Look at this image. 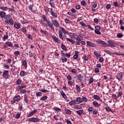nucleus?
I'll return each mask as SVG.
<instances>
[{
	"label": "nucleus",
	"instance_id": "obj_1",
	"mask_svg": "<svg viewBox=\"0 0 124 124\" xmlns=\"http://www.w3.org/2000/svg\"><path fill=\"white\" fill-rule=\"evenodd\" d=\"M42 17L43 20L42 19L40 20L39 22L40 24L45 25V26H46V27H49L51 30L52 31H55V27H54L53 24H52V22H51L50 20H48L47 17H46V16L43 15Z\"/></svg>",
	"mask_w": 124,
	"mask_h": 124
},
{
	"label": "nucleus",
	"instance_id": "obj_2",
	"mask_svg": "<svg viewBox=\"0 0 124 124\" xmlns=\"http://www.w3.org/2000/svg\"><path fill=\"white\" fill-rule=\"evenodd\" d=\"M60 30H59V37L61 39L63 40V34H68V31L65 30L63 27H60Z\"/></svg>",
	"mask_w": 124,
	"mask_h": 124
},
{
	"label": "nucleus",
	"instance_id": "obj_3",
	"mask_svg": "<svg viewBox=\"0 0 124 124\" xmlns=\"http://www.w3.org/2000/svg\"><path fill=\"white\" fill-rule=\"evenodd\" d=\"M0 9H1V10H2L3 11H7V10H8L9 12L10 11L13 12V13L15 12V10L11 8H8V7L6 6H3L2 5L0 6Z\"/></svg>",
	"mask_w": 124,
	"mask_h": 124
},
{
	"label": "nucleus",
	"instance_id": "obj_4",
	"mask_svg": "<svg viewBox=\"0 0 124 124\" xmlns=\"http://www.w3.org/2000/svg\"><path fill=\"white\" fill-rule=\"evenodd\" d=\"M28 122L31 123H38V122H40V119L38 117H33L32 118H29Z\"/></svg>",
	"mask_w": 124,
	"mask_h": 124
},
{
	"label": "nucleus",
	"instance_id": "obj_5",
	"mask_svg": "<svg viewBox=\"0 0 124 124\" xmlns=\"http://www.w3.org/2000/svg\"><path fill=\"white\" fill-rule=\"evenodd\" d=\"M13 101H11L12 104H14V103H16V102H18L21 100V96L18 95L15 96L13 98Z\"/></svg>",
	"mask_w": 124,
	"mask_h": 124
},
{
	"label": "nucleus",
	"instance_id": "obj_6",
	"mask_svg": "<svg viewBox=\"0 0 124 124\" xmlns=\"http://www.w3.org/2000/svg\"><path fill=\"white\" fill-rule=\"evenodd\" d=\"M97 43H98L99 44H101L102 46H104V47H108V44L107 43L104 42V41H102L100 39H98L96 41Z\"/></svg>",
	"mask_w": 124,
	"mask_h": 124
},
{
	"label": "nucleus",
	"instance_id": "obj_7",
	"mask_svg": "<svg viewBox=\"0 0 124 124\" xmlns=\"http://www.w3.org/2000/svg\"><path fill=\"white\" fill-rule=\"evenodd\" d=\"M101 28L99 26H96L95 27L94 32L96 34L100 35L101 34V32H100V30Z\"/></svg>",
	"mask_w": 124,
	"mask_h": 124
},
{
	"label": "nucleus",
	"instance_id": "obj_8",
	"mask_svg": "<svg viewBox=\"0 0 124 124\" xmlns=\"http://www.w3.org/2000/svg\"><path fill=\"white\" fill-rule=\"evenodd\" d=\"M52 24L54 27H56V28H59L60 27V23L56 19H54L52 20Z\"/></svg>",
	"mask_w": 124,
	"mask_h": 124
},
{
	"label": "nucleus",
	"instance_id": "obj_9",
	"mask_svg": "<svg viewBox=\"0 0 124 124\" xmlns=\"http://www.w3.org/2000/svg\"><path fill=\"white\" fill-rule=\"evenodd\" d=\"M107 42L108 43L109 45L108 46H109V47H115L117 45V43L115 41L109 40L107 41Z\"/></svg>",
	"mask_w": 124,
	"mask_h": 124
},
{
	"label": "nucleus",
	"instance_id": "obj_10",
	"mask_svg": "<svg viewBox=\"0 0 124 124\" xmlns=\"http://www.w3.org/2000/svg\"><path fill=\"white\" fill-rule=\"evenodd\" d=\"M37 113V109H34L32 111H30L29 113L28 114V118H31V117H32L34 115H35Z\"/></svg>",
	"mask_w": 124,
	"mask_h": 124
},
{
	"label": "nucleus",
	"instance_id": "obj_11",
	"mask_svg": "<svg viewBox=\"0 0 124 124\" xmlns=\"http://www.w3.org/2000/svg\"><path fill=\"white\" fill-rule=\"evenodd\" d=\"M86 44H87V46H88V47H96V45H95V44L92 42H90L89 41H87L86 42Z\"/></svg>",
	"mask_w": 124,
	"mask_h": 124
},
{
	"label": "nucleus",
	"instance_id": "obj_12",
	"mask_svg": "<svg viewBox=\"0 0 124 124\" xmlns=\"http://www.w3.org/2000/svg\"><path fill=\"white\" fill-rule=\"evenodd\" d=\"M9 74V71L8 70H5L3 72L2 74V77L3 78H5V79H7L8 78V77L9 76L8 74Z\"/></svg>",
	"mask_w": 124,
	"mask_h": 124
},
{
	"label": "nucleus",
	"instance_id": "obj_13",
	"mask_svg": "<svg viewBox=\"0 0 124 124\" xmlns=\"http://www.w3.org/2000/svg\"><path fill=\"white\" fill-rule=\"evenodd\" d=\"M50 13L51 16H52V17H54V18H58V14L55 13V12L53 11V8L50 9Z\"/></svg>",
	"mask_w": 124,
	"mask_h": 124
},
{
	"label": "nucleus",
	"instance_id": "obj_14",
	"mask_svg": "<svg viewBox=\"0 0 124 124\" xmlns=\"http://www.w3.org/2000/svg\"><path fill=\"white\" fill-rule=\"evenodd\" d=\"M52 38L56 43H61V40L56 36H52Z\"/></svg>",
	"mask_w": 124,
	"mask_h": 124
},
{
	"label": "nucleus",
	"instance_id": "obj_15",
	"mask_svg": "<svg viewBox=\"0 0 124 124\" xmlns=\"http://www.w3.org/2000/svg\"><path fill=\"white\" fill-rule=\"evenodd\" d=\"M116 78L119 81H122V73H119L116 75Z\"/></svg>",
	"mask_w": 124,
	"mask_h": 124
},
{
	"label": "nucleus",
	"instance_id": "obj_16",
	"mask_svg": "<svg viewBox=\"0 0 124 124\" xmlns=\"http://www.w3.org/2000/svg\"><path fill=\"white\" fill-rule=\"evenodd\" d=\"M93 106L95 107V108H99V107H100V106H101L100 104H99L96 101H93Z\"/></svg>",
	"mask_w": 124,
	"mask_h": 124
},
{
	"label": "nucleus",
	"instance_id": "obj_17",
	"mask_svg": "<svg viewBox=\"0 0 124 124\" xmlns=\"http://www.w3.org/2000/svg\"><path fill=\"white\" fill-rule=\"evenodd\" d=\"M5 16H6V13H5V12L3 11H0V17L1 18H5Z\"/></svg>",
	"mask_w": 124,
	"mask_h": 124
},
{
	"label": "nucleus",
	"instance_id": "obj_18",
	"mask_svg": "<svg viewBox=\"0 0 124 124\" xmlns=\"http://www.w3.org/2000/svg\"><path fill=\"white\" fill-rule=\"evenodd\" d=\"M14 28H16V29L19 30V29H21V24L16 22L14 24Z\"/></svg>",
	"mask_w": 124,
	"mask_h": 124
},
{
	"label": "nucleus",
	"instance_id": "obj_19",
	"mask_svg": "<svg viewBox=\"0 0 124 124\" xmlns=\"http://www.w3.org/2000/svg\"><path fill=\"white\" fill-rule=\"evenodd\" d=\"M76 113H77V114H78V115L79 116H82V115H84V110L80 109L79 110H77Z\"/></svg>",
	"mask_w": 124,
	"mask_h": 124
},
{
	"label": "nucleus",
	"instance_id": "obj_20",
	"mask_svg": "<svg viewBox=\"0 0 124 124\" xmlns=\"http://www.w3.org/2000/svg\"><path fill=\"white\" fill-rule=\"evenodd\" d=\"M64 112L66 115H71L72 114V111L70 109H67L66 108L64 109Z\"/></svg>",
	"mask_w": 124,
	"mask_h": 124
},
{
	"label": "nucleus",
	"instance_id": "obj_21",
	"mask_svg": "<svg viewBox=\"0 0 124 124\" xmlns=\"http://www.w3.org/2000/svg\"><path fill=\"white\" fill-rule=\"evenodd\" d=\"M21 63L25 68L28 67V63H27V61L26 60H22Z\"/></svg>",
	"mask_w": 124,
	"mask_h": 124
},
{
	"label": "nucleus",
	"instance_id": "obj_22",
	"mask_svg": "<svg viewBox=\"0 0 124 124\" xmlns=\"http://www.w3.org/2000/svg\"><path fill=\"white\" fill-rule=\"evenodd\" d=\"M79 57V52L78 51H75V55L73 56L74 60H77Z\"/></svg>",
	"mask_w": 124,
	"mask_h": 124
},
{
	"label": "nucleus",
	"instance_id": "obj_23",
	"mask_svg": "<svg viewBox=\"0 0 124 124\" xmlns=\"http://www.w3.org/2000/svg\"><path fill=\"white\" fill-rule=\"evenodd\" d=\"M83 76L82 75L79 74V76L78 77V82H82L83 81Z\"/></svg>",
	"mask_w": 124,
	"mask_h": 124
},
{
	"label": "nucleus",
	"instance_id": "obj_24",
	"mask_svg": "<svg viewBox=\"0 0 124 124\" xmlns=\"http://www.w3.org/2000/svg\"><path fill=\"white\" fill-rule=\"evenodd\" d=\"M74 109H77V110H80L82 109V107L80 105H75L73 107Z\"/></svg>",
	"mask_w": 124,
	"mask_h": 124
},
{
	"label": "nucleus",
	"instance_id": "obj_25",
	"mask_svg": "<svg viewBox=\"0 0 124 124\" xmlns=\"http://www.w3.org/2000/svg\"><path fill=\"white\" fill-rule=\"evenodd\" d=\"M69 35L71 38H75L77 36V34L71 32L69 33Z\"/></svg>",
	"mask_w": 124,
	"mask_h": 124
},
{
	"label": "nucleus",
	"instance_id": "obj_26",
	"mask_svg": "<svg viewBox=\"0 0 124 124\" xmlns=\"http://www.w3.org/2000/svg\"><path fill=\"white\" fill-rule=\"evenodd\" d=\"M9 36H8V32H6V35H4L3 38H2V40L3 41H5V40H6V39H8V38H9Z\"/></svg>",
	"mask_w": 124,
	"mask_h": 124
},
{
	"label": "nucleus",
	"instance_id": "obj_27",
	"mask_svg": "<svg viewBox=\"0 0 124 124\" xmlns=\"http://www.w3.org/2000/svg\"><path fill=\"white\" fill-rule=\"evenodd\" d=\"M76 101L78 103H82L83 102V99L80 97H78L76 99Z\"/></svg>",
	"mask_w": 124,
	"mask_h": 124
},
{
	"label": "nucleus",
	"instance_id": "obj_28",
	"mask_svg": "<svg viewBox=\"0 0 124 124\" xmlns=\"http://www.w3.org/2000/svg\"><path fill=\"white\" fill-rule=\"evenodd\" d=\"M5 44L8 47H12V46H13V44H12L11 42H9V41L6 42Z\"/></svg>",
	"mask_w": 124,
	"mask_h": 124
},
{
	"label": "nucleus",
	"instance_id": "obj_29",
	"mask_svg": "<svg viewBox=\"0 0 124 124\" xmlns=\"http://www.w3.org/2000/svg\"><path fill=\"white\" fill-rule=\"evenodd\" d=\"M93 54L95 55L96 58H100L101 57V55L98 54V51H94Z\"/></svg>",
	"mask_w": 124,
	"mask_h": 124
},
{
	"label": "nucleus",
	"instance_id": "obj_30",
	"mask_svg": "<svg viewBox=\"0 0 124 124\" xmlns=\"http://www.w3.org/2000/svg\"><path fill=\"white\" fill-rule=\"evenodd\" d=\"M79 24L81 25V26L83 27L84 28H86V27H87L88 25H87V24H86V23H85V22H84V21H81L79 22Z\"/></svg>",
	"mask_w": 124,
	"mask_h": 124
},
{
	"label": "nucleus",
	"instance_id": "obj_31",
	"mask_svg": "<svg viewBox=\"0 0 124 124\" xmlns=\"http://www.w3.org/2000/svg\"><path fill=\"white\" fill-rule=\"evenodd\" d=\"M16 85H21L22 84V79L21 78H18L17 79V80L16 81Z\"/></svg>",
	"mask_w": 124,
	"mask_h": 124
},
{
	"label": "nucleus",
	"instance_id": "obj_32",
	"mask_svg": "<svg viewBox=\"0 0 124 124\" xmlns=\"http://www.w3.org/2000/svg\"><path fill=\"white\" fill-rule=\"evenodd\" d=\"M76 102V100H73L69 102V105H74V104H77Z\"/></svg>",
	"mask_w": 124,
	"mask_h": 124
},
{
	"label": "nucleus",
	"instance_id": "obj_33",
	"mask_svg": "<svg viewBox=\"0 0 124 124\" xmlns=\"http://www.w3.org/2000/svg\"><path fill=\"white\" fill-rule=\"evenodd\" d=\"M61 95H62V97H63L64 99H66V98H67V97L66 96V94H65V93H64L63 91L61 92Z\"/></svg>",
	"mask_w": 124,
	"mask_h": 124
},
{
	"label": "nucleus",
	"instance_id": "obj_34",
	"mask_svg": "<svg viewBox=\"0 0 124 124\" xmlns=\"http://www.w3.org/2000/svg\"><path fill=\"white\" fill-rule=\"evenodd\" d=\"M20 31H22L23 33H27V29L25 27H22V28L20 29Z\"/></svg>",
	"mask_w": 124,
	"mask_h": 124
},
{
	"label": "nucleus",
	"instance_id": "obj_35",
	"mask_svg": "<svg viewBox=\"0 0 124 124\" xmlns=\"http://www.w3.org/2000/svg\"><path fill=\"white\" fill-rule=\"evenodd\" d=\"M66 41H69V42H70L71 43H72L73 44H74L75 43V41L73 40V39H71L70 38H66Z\"/></svg>",
	"mask_w": 124,
	"mask_h": 124
},
{
	"label": "nucleus",
	"instance_id": "obj_36",
	"mask_svg": "<svg viewBox=\"0 0 124 124\" xmlns=\"http://www.w3.org/2000/svg\"><path fill=\"white\" fill-rule=\"evenodd\" d=\"M47 98H48L47 96L44 95L40 98V100H42V101H45Z\"/></svg>",
	"mask_w": 124,
	"mask_h": 124
},
{
	"label": "nucleus",
	"instance_id": "obj_37",
	"mask_svg": "<svg viewBox=\"0 0 124 124\" xmlns=\"http://www.w3.org/2000/svg\"><path fill=\"white\" fill-rule=\"evenodd\" d=\"M20 76H25V75H27V72L24 70H22L20 73Z\"/></svg>",
	"mask_w": 124,
	"mask_h": 124
},
{
	"label": "nucleus",
	"instance_id": "obj_38",
	"mask_svg": "<svg viewBox=\"0 0 124 124\" xmlns=\"http://www.w3.org/2000/svg\"><path fill=\"white\" fill-rule=\"evenodd\" d=\"M93 97L94 99H95V100H100V97H99V95H94Z\"/></svg>",
	"mask_w": 124,
	"mask_h": 124
},
{
	"label": "nucleus",
	"instance_id": "obj_39",
	"mask_svg": "<svg viewBox=\"0 0 124 124\" xmlns=\"http://www.w3.org/2000/svg\"><path fill=\"white\" fill-rule=\"evenodd\" d=\"M76 90H77V91H78V92H79V93H80V92H81V87H80V86L78 85H76Z\"/></svg>",
	"mask_w": 124,
	"mask_h": 124
},
{
	"label": "nucleus",
	"instance_id": "obj_40",
	"mask_svg": "<svg viewBox=\"0 0 124 124\" xmlns=\"http://www.w3.org/2000/svg\"><path fill=\"white\" fill-rule=\"evenodd\" d=\"M24 102H26V104H28V97L27 96V95H24Z\"/></svg>",
	"mask_w": 124,
	"mask_h": 124
},
{
	"label": "nucleus",
	"instance_id": "obj_41",
	"mask_svg": "<svg viewBox=\"0 0 124 124\" xmlns=\"http://www.w3.org/2000/svg\"><path fill=\"white\" fill-rule=\"evenodd\" d=\"M64 21L66 24H70V23H71V20L68 18H65Z\"/></svg>",
	"mask_w": 124,
	"mask_h": 124
},
{
	"label": "nucleus",
	"instance_id": "obj_42",
	"mask_svg": "<svg viewBox=\"0 0 124 124\" xmlns=\"http://www.w3.org/2000/svg\"><path fill=\"white\" fill-rule=\"evenodd\" d=\"M61 48L64 51H66V50H67V49L66 48V47L64 45H63V44H62Z\"/></svg>",
	"mask_w": 124,
	"mask_h": 124
},
{
	"label": "nucleus",
	"instance_id": "obj_43",
	"mask_svg": "<svg viewBox=\"0 0 124 124\" xmlns=\"http://www.w3.org/2000/svg\"><path fill=\"white\" fill-rule=\"evenodd\" d=\"M28 8L29 10L31 11V12H33V10H32V8H33V4L29 5Z\"/></svg>",
	"mask_w": 124,
	"mask_h": 124
},
{
	"label": "nucleus",
	"instance_id": "obj_44",
	"mask_svg": "<svg viewBox=\"0 0 124 124\" xmlns=\"http://www.w3.org/2000/svg\"><path fill=\"white\" fill-rule=\"evenodd\" d=\"M20 117H21V113L17 112L16 117H15V118L16 119H20Z\"/></svg>",
	"mask_w": 124,
	"mask_h": 124
},
{
	"label": "nucleus",
	"instance_id": "obj_45",
	"mask_svg": "<svg viewBox=\"0 0 124 124\" xmlns=\"http://www.w3.org/2000/svg\"><path fill=\"white\" fill-rule=\"evenodd\" d=\"M104 52L106 53L107 54H108V55H110V56H112L113 55V53L110 52V51L105 49Z\"/></svg>",
	"mask_w": 124,
	"mask_h": 124
},
{
	"label": "nucleus",
	"instance_id": "obj_46",
	"mask_svg": "<svg viewBox=\"0 0 124 124\" xmlns=\"http://www.w3.org/2000/svg\"><path fill=\"white\" fill-rule=\"evenodd\" d=\"M49 4L51 7H53V8H55V2L53 1H50L49 2Z\"/></svg>",
	"mask_w": 124,
	"mask_h": 124
},
{
	"label": "nucleus",
	"instance_id": "obj_47",
	"mask_svg": "<svg viewBox=\"0 0 124 124\" xmlns=\"http://www.w3.org/2000/svg\"><path fill=\"white\" fill-rule=\"evenodd\" d=\"M54 110L56 111V112H59V111H62V109L58 107H54Z\"/></svg>",
	"mask_w": 124,
	"mask_h": 124
},
{
	"label": "nucleus",
	"instance_id": "obj_48",
	"mask_svg": "<svg viewBox=\"0 0 124 124\" xmlns=\"http://www.w3.org/2000/svg\"><path fill=\"white\" fill-rule=\"evenodd\" d=\"M123 36H124V35H123L122 33H117V37H118V38H122V37H123Z\"/></svg>",
	"mask_w": 124,
	"mask_h": 124
},
{
	"label": "nucleus",
	"instance_id": "obj_49",
	"mask_svg": "<svg viewBox=\"0 0 124 124\" xmlns=\"http://www.w3.org/2000/svg\"><path fill=\"white\" fill-rule=\"evenodd\" d=\"M40 32H42L43 33L46 35L48 34V32H47V31L43 30L42 29L41 30Z\"/></svg>",
	"mask_w": 124,
	"mask_h": 124
},
{
	"label": "nucleus",
	"instance_id": "obj_50",
	"mask_svg": "<svg viewBox=\"0 0 124 124\" xmlns=\"http://www.w3.org/2000/svg\"><path fill=\"white\" fill-rule=\"evenodd\" d=\"M9 22V24H10L11 25H14V21L12 18H10Z\"/></svg>",
	"mask_w": 124,
	"mask_h": 124
},
{
	"label": "nucleus",
	"instance_id": "obj_51",
	"mask_svg": "<svg viewBox=\"0 0 124 124\" xmlns=\"http://www.w3.org/2000/svg\"><path fill=\"white\" fill-rule=\"evenodd\" d=\"M75 39H76V40H77V41H79V42H81V38H80V37H79V36L77 35V36L75 38Z\"/></svg>",
	"mask_w": 124,
	"mask_h": 124
},
{
	"label": "nucleus",
	"instance_id": "obj_52",
	"mask_svg": "<svg viewBox=\"0 0 124 124\" xmlns=\"http://www.w3.org/2000/svg\"><path fill=\"white\" fill-rule=\"evenodd\" d=\"M92 83H93V78H90L88 84L89 85H91Z\"/></svg>",
	"mask_w": 124,
	"mask_h": 124
},
{
	"label": "nucleus",
	"instance_id": "obj_53",
	"mask_svg": "<svg viewBox=\"0 0 124 124\" xmlns=\"http://www.w3.org/2000/svg\"><path fill=\"white\" fill-rule=\"evenodd\" d=\"M11 17V16H10V15H6V16H5V19L6 20H9V19H10V17Z\"/></svg>",
	"mask_w": 124,
	"mask_h": 124
},
{
	"label": "nucleus",
	"instance_id": "obj_54",
	"mask_svg": "<svg viewBox=\"0 0 124 124\" xmlns=\"http://www.w3.org/2000/svg\"><path fill=\"white\" fill-rule=\"evenodd\" d=\"M87 27L88 28V29H89V30H91V31H93L94 30L93 28L92 27V26L90 25H87Z\"/></svg>",
	"mask_w": 124,
	"mask_h": 124
},
{
	"label": "nucleus",
	"instance_id": "obj_55",
	"mask_svg": "<svg viewBox=\"0 0 124 124\" xmlns=\"http://www.w3.org/2000/svg\"><path fill=\"white\" fill-rule=\"evenodd\" d=\"M97 113H98V111H97V110H96V109L93 110V115H96V114H97Z\"/></svg>",
	"mask_w": 124,
	"mask_h": 124
},
{
	"label": "nucleus",
	"instance_id": "obj_56",
	"mask_svg": "<svg viewBox=\"0 0 124 124\" xmlns=\"http://www.w3.org/2000/svg\"><path fill=\"white\" fill-rule=\"evenodd\" d=\"M106 8L107 9H110V8H111V4H107V5L106 6Z\"/></svg>",
	"mask_w": 124,
	"mask_h": 124
},
{
	"label": "nucleus",
	"instance_id": "obj_57",
	"mask_svg": "<svg viewBox=\"0 0 124 124\" xmlns=\"http://www.w3.org/2000/svg\"><path fill=\"white\" fill-rule=\"evenodd\" d=\"M93 108L91 107L88 108V111L90 112V113H92L93 112Z\"/></svg>",
	"mask_w": 124,
	"mask_h": 124
},
{
	"label": "nucleus",
	"instance_id": "obj_58",
	"mask_svg": "<svg viewBox=\"0 0 124 124\" xmlns=\"http://www.w3.org/2000/svg\"><path fill=\"white\" fill-rule=\"evenodd\" d=\"M81 4L82 5H83V6H86V1L85 0H82L81 2Z\"/></svg>",
	"mask_w": 124,
	"mask_h": 124
},
{
	"label": "nucleus",
	"instance_id": "obj_59",
	"mask_svg": "<svg viewBox=\"0 0 124 124\" xmlns=\"http://www.w3.org/2000/svg\"><path fill=\"white\" fill-rule=\"evenodd\" d=\"M112 96L114 99H118V98H119L118 96H116L115 94H112Z\"/></svg>",
	"mask_w": 124,
	"mask_h": 124
},
{
	"label": "nucleus",
	"instance_id": "obj_60",
	"mask_svg": "<svg viewBox=\"0 0 124 124\" xmlns=\"http://www.w3.org/2000/svg\"><path fill=\"white\" fill-rule=\"evenodd\" d=\"M99 62H104V58H103V57H101L99 59Z\"/></svg>",
	"mask_w": 124,
	"mask_h": 124
},
{
	"label": "nucleus",
	"instance_id": "obj_61",
	"mask_svg": "<svg viewBox=\"0 0 124 124\" xmlns=\"http://www.w3.org/2000/svg\"><path fill=\"white\" fill-rule=\"evenodd\" d=\"M83 101H84V102H88V98H87L86 97H82Z\"/></svg>",
	"mask_w": 124,
	"mask_h": 124
},
{
	"label": "nucleus",
	"instance_id": "obj_62",
	"mask_svg": "<svg viewBox=\"0 0 124 124\" xmlns=\"http://www.w3.org/2000/svg\"><path fill=\"white\" fill-rule=\"evenodd\" d=\"M11 66L12 67L11 71H14V70H15L16 69V66L13 65H11Z\"/></svg>",
	"mask_w": 124,
	"mask_h": 124
},
{
	"label": "nucleus",
	"instance_id": "obj_63",
	"mask_svg": "<svg viewBox=\"0 0 124 124\" xmlns=\"http://www.w3.org/2000/svg\"><path fill=\"white\" fill-rule=\"evenodd\" d=\"M113 5H114V6H115L116 7H117V6L119 7V3L117 1L114 2L113 3Z\"/></svg>",
	"mask_w": 124,
	"mask_h": 124
},
{
	"label": "nucleus",
	"instance_id": "obj_64",
	"mask_svg": "<svg viewBox=\"0 0 124 124\" xmlns=\"http://www.w3.org/2000/svg\"><path fill=\"white\" fill-rule=\"evenodd\" d=\"M62 62H67V58H62Z\"/></svg>",
	"mask_w": 124,
	"mask_h": 124
}]
</instances>
